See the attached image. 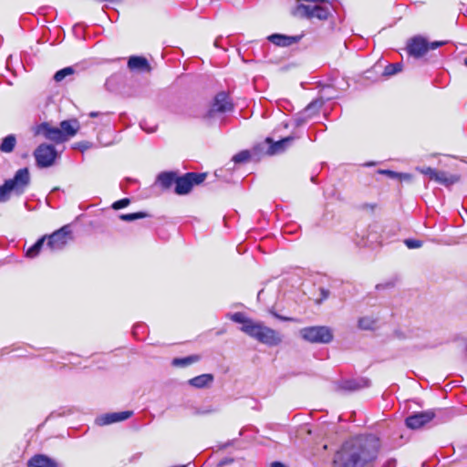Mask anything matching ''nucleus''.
<instances>
[{
    "label": "nucleus",
    "instance_id": "nucleus-44",
    "mask_svg": "<svg viewBox=\"0 0 467 467\" xmlns=\"http://www.w3.org/2000/svg\"><path fill=\"white\" fill-rule=\"evenodd\" d=\"M397 179L410 181L411 179V175L410 173H400V176H398Z\"/></svg>",
    "mask_w": 467,
    "mask_h": 467
},
{
    "label": "nucleus",
    "instance_id": "nucleus-13",
    "mask_svg": "<svg viewBox=\"0 0 467 467\" xmlns=\"http://www.w3.org/2000/svg\"><path fill=\"white\" fill-rule=\"evenodd\" d=\"M133 414L131 410H124L119 412L106 413L99 417L96 421L99 425H109L112 423L119 422L128 420Z\"/></svg>",
    "mask_w": 467,
    "mask_h": 467
},
{
    "label": "nucleus",
    "instance_id": "nucleus-28",
    "mask_svg": "<svg viewBox=\"0 0 467 467\" xmlns=\"http://www.w3.org/2000/svg\"><path fill=\"white\" fill-rule=\"evenodd\" d=\"M75 72L74 70V67H66L64 68H61L59 70H57L54 77H53V79L56 81V82H60L62 81L63 79H65L67 76H71L73 75Z\"/></svg>",
    "mask_w": 467,
    "mask_h": 467
},
{
    "label": "nucleus",
    "instance_id": "nucleus-2",
    "mask_svg": "<svg viewBox=\"0 0 467 467\" xmlns=\"http://www.w3.org/2000/svg\"><path fill=\"white\" fill-rule=\"evenodd\" d=\"M226 317L233 322L241 324V331L267 347H276L282 340V335L265 326L262 322H255L247 317L243 312L228 313Z\"/></svg>",
    "mask_w": 467,
    "mask_h": 467
},
{
    "label": "nucleus",
    "instance_id": "nucleus-40",
    "mask_svg": "<svg viewBox=\"0 0 467 467\" xmlns=\"http://www.w3.org/2000/svg\"><path fill=\"white\" fill-rule=\"evenodd\" d=\"M145 328V326L143 324H137L133 327V335L135 337H137L139 331H140V329H144Z\"/></svg>",
    "mask_w": 467,
    "mask_h": 467
},
{
    "label": "nucleus",
    "instance_id": "nucleus-10",
    "mask_svg": "<svg viewBox=\"0 0 467 467\" xmlns=\"http://www.w3.org/2000/svg\"><path fill=\"white\" fill-rule=\"evenodd\" d=\"M71 235L70 225L67 224L55 231L49 235H47V245L53 251L62 250Z\"/></svg>",
    "mask_w": 467,
    "mask_h": 467
},
{
    "label": "nucleus",
    "instance_id": "nucleus-49",
    "mask_svg": "<svg viewBox=\"0 0 467 467\" xmlns=\"http://www.w3.org/2000/svg\"><path fill=\"white\" fill-rule=\"evenodd\" d=\"M230 462H233V460H228V459H225L224 461L222 462V464H226Z\"/></svg>",
    "mask_w": 467,
    "mask_h": 467
},
{
    "label": "nucleus",
    "instance_id": "nucleus-20",
    "mask_svg": "<svg viewBox=\"0 0 467 467\" xmlns=\"http://www.w3.org/2000/svg\"><path fill=\"white\" fill-rule=\"evenodd\" d=\"M177 177V171H161L158 174L156 182L161 186L163 190H168L171 187V185H176Z\"/></svg>",
    "mask_w": 467,
    "mask_h": 467
},
{
    "label": "nucleus",
    "instance_id": "nucleus-27",
    "mask_svg": "<svg viewBox=\"0 0 467 467\" xmlns=\"http://www.w3.org/2000/svg\"><path fill=\"white\" fill-rule=\"evenodd\" d=\"M322 104L320 100H313L304 109L303 115H307L311 119L314 115L318 113Z\"/></svg>",
    "mask_w": 467,
    "mask_h": 467
},
{
    "label": "nucleus",
    "instance_id": "nucleus-48",
    "mask_svg": "<svg viewBox=\"0 0 467 467\" xmlns=\"http://www.w3.org/2000/svg\"><path fill=\"white\" fill-rule=\"evenodd\" d=\"M99 115V112H97V111H91L89 113L90 118H95V117H98Z\"/></svg>",
    "mask_w": 467,
    "mask_h": 467
},
{
    "label": "nucleus",
    "instance_id": "nucleus-23",
    "mask_svg": "<svg viewBox=\"0 0 467 467\" xmlns=\"http://www.w3.org/2000/svg\"><path fill=\"white\" fill-rule=\"evenodd\" d=\"M16 144V138L14 134H9L3 138L0 143V151L10 153L14 150Z\"/></svg>",
    "mask_w": 467,
    "mask_h": 467
},
{
    "label": "nucleus",
    "instance_id": "nucleus-30",
    "mask_svg": "<svg viewBox=\"0 0 467 467\" xmlns=\"http://www.w3.org/2000/svg\"><path fill=\"white\" fill-rule=\"evenodd\" d=\"M402 70V64L401 63H392L389 64L385 67L383 71V76L385 77H390L393 76Z\"/></svg>",
    "mask_w": 467,
    "mask_h": 467
},
{
    "label": "nucleus",
    "instance_id": "nucleus-15",
    "mask_svg": "<svg viewBox=\"0 0 467 467\" xmlns=\"http://www.w3.org/2000/svg\"><path fill=\"white\" fill-rule=\"evenodd\" d=\"M294 136H287L277 141L271 138H266L265 142L269 144L266 153L268 155H275L285 150V149L294 141Z\"/></svg>",
    "mask_w": 467,
    "mask_h": 467
},
{
    "label": "nucleus",
    "instance_id": "nucleus-17",
    "mask_svg": "<svg viewBox=\"0 0 467 467\" xmlns=\"http://www.w3.org/2000/svg\"><path fill=\"white\" fill-rule=\"evenodd\" d=\"M60 131L63 135L64 142L69 138L75 136L79 130V122L77 119H66L60 122Z\"/></svg>",
    "mask_w": 467,
    "mask_h": 467
},
{
    "label": "nucleus",
    "instance_id": "nucleus-25",
    "mask_svg": "<svg viewBox=\"0 0 467 467\" xmlns=\"http://www.w3.org/2000/svg\"><path fill=\"white\" fill-rule=\"evenodd\" d=\"M199 360V357L196 355H192L184 358H173L171 364L176 367H187L196 361Z\"/></svg>",
    "mask_w": 467,
    "mask_h": 467
},
{
    "label": "nucleus",
    "instance_id": "nucleus-12",
    "mask_svg": "<svg viewBox=\"0 0 467 467\" xmlns=\"http://www.w3.org/2000/svg\"><path fill=\"white\" fill-rule=\"evenodd\" d=\"M406 49L410 56L420 58L428 52L427 39L421 36H413L408 41Z\"/></svg>",
    "mask_w": 467,
    "mask_h": 467
},
{
    "label": "nucleus",
    "instance_id": "nucleus-52",
    "mask_svg": "<svg viewBox=\"0 0 467 467\" xmlns=\"http://www.w3.org/2000/svg\"><path fill=\"white\" fill-rule=\"evenodd\" d=\"M213 411V410H206V411H203L202 413H209V412H212Z\"/></svg>",
    "mask_w": 467,
    "mask_h": 467
},
{
    "label": "nucleus",
    "instance_id": "nucleus-37",
    "mask_svg": "<svg viewBox=\"0 0 467 467\" xmlns=\"http://www.w3.org/2000/svg\"><path fill=\"white\" fill-rule=\"evenodd\" d=\"M445 44L444 41H432V42H429L427 40V46H428V51L429 50H434L440 47H442L443 45Z\"/></svg>",
    "mask_w": 467,
    "mask_h": 467
},
{
    "label": "nucleus",
    "instance_id": "nucleus-5",
    "mask_svg": "<svg viewBox=\"0 0 467 467\" xmlns=\"http://www.w3.org/2000/svg\"><path fill=\"white\" fill-rule=\"evenodd\" d=\"M300 335L311 343L327 344L333 340V331L326 326L304 327L300 330Z\"/></svg>",
    "mask_w": 467,
    "mask_h": 467
},
{
    "label": "nucleus",
    "instance_id": "nucleus-54",
    "mask_svg": "<svg viewBox=\"0 0 467 467\" xmlns=\"http://www.w3.org/2000/svg\"><path fill=\"white\" fill-rule=\"evenodd\" d=\"M366 165H367V166H371V165H374V163H373V162H368V163H367Z\"/></svg>",
    "mask_w": 467,
    "mask_h": 467
},
{
    "label": "nucleus",
    "instance_id": "nucleus-53",
    "mask_svg": "<svg viewBox=\"0 0 467 467\" xmlns=\"http://www.w3.org/2000/svg\"><path fill=\"white\" fill-rule=\"evenodd\" d=\"M464 65L467 67V57L464 58Z\"/></svg>",
    "mask_w": 467,
    "mask_h": 467
},
{
    "label": "nucleus",
    "instance_id": "nucleus-18",
    "mask_svg": "<svg viewBox=\"0 0 467 467\" xmlns=\"http://www.w3.org/2000/svg\"><path fill=\"white\" fill-rule=\"evenodd\" d=\"M128 67L130 70L150 72L151 67L146 57L141 56H131L128 59Z\"/></svg>",
    "mask_w": 467,
    "mask_h": 467
},
{
    "label": "nucleus",
    "instance_id": "nucleus-19",
    "mask_svg": "<svg viewBox=\"0 0 467 467\" xmlns=\"http://www.w3.org/2000/svg\"><path fill=\"white\" fill-rule=\"evenodd\" d=\"M27 467H59L58 463L44 454H36L27 462Z\"/></svg>",
    "mask_w": 467,
    "mask_h": 467
},
{
    "label": "nucleus",
    "instance_id": "nucleus-42",
    "mask_svg": "<svg viewBox=\"0 0 467 467\" xmlns=\"http://www.w3.org/2000/svg\"><path fill=\"white\" fill-rule=\"evenodd\" d=\"M320 292H321V300H326L329 296L328 290H327L325 288H321Z\"/></svg>",
    "mask_w": 467,
    "mask_h": 467
},
{
    "label": "nucleus",
    "instance_id": "nucleus-32",
    "mask_svg": "<svg viewBox=\"0 0 467 467\" xmlns=\"http://www.w3.org/2000/svg\"><path fill=\"white\" fill-rule=\"evenodd\" d=\"M405 245L409 249H417L422 246V241L418 239L408 238L404 240Z\"/></svg>",
    "mask_w": 467,
    "mask_h": 467
},
{
    "label": "nucleus",
    "instance_id": "nucleus-43",
    "mask_svg": "<svg viewBox=\"0 0 467 467\" xmlns=\"http://www.w3.org/2000/svg\"><path fill=\"white\" fill-rule=\"evenodd\" d=\"M333 0H304V2L313 3H331ZM297 3L303 2V0H296Z\"/></svg>",
    "mask_w": 467,
    "mask_h": 467
},
{
    "label": "nucleus",
    "instance_id": "nucleus-22",
    "mask_svg": "<svg viewBox=\"0 0 467 467\" xmlns=\"http://www.w3.org/2000/svg\"><path fill=\"white\" fill-rule=\"evenodd\" d=\"M460 180V177L455 174H448L443 171H437V174L435 175L433 181L436 182L449 187L454 183H456Z\"/></svg>",
    "mask_w": 467,
    "mask_h": 467
},
{
    "label": "nucleus",
    "instance_id": "nucleus-46",
    "mask_svg": "<svg viewBox=\"0 0 467 467\" xmlns=\"http://www.w3.org/2000/svg\"><path fill=\"white\" fill-rule=\"evenodd\" d=\"M271 467H287V466L281 462H274L271 463Z\"/></svg>",
    "mask_w": 467,
    "mask_h": 467
},
{
    "label": "nucleus",
    "instance_id": "nucleus-51",
    "mask_svg": "<svg viewBox=\"0 0 467 467\" xmlns=\"http://www.w3.org/2000/svg\"><path fill=\"white\" fill-rule=\"evenodd\" d=\"M153 131H155V129H151L150 130H147V132H149V133L153 132Z\"/></svg>",
    "mask_w": 467,
    "mask_h": 467
},
{
    "label": "nucleus",
    "instance_id": "nucleus-38",
    "mask_svg": "<svg viewBox=\"0 0 467 467\" xmlns=\"http://www.w3.org/2000/svg\"><path fill=\"white\" fill-rule=\"evenodd\" d=\"M379 173L385 174V175L389 176L391 179H397L398 176H400V172H397V171H391V170H379Z\"/></svg>",
    "mask_w": 467,
    "mask_h": 467
},
{
    "label": "nucleus",
    "instance_id": "nucleus-8",
    "mask_svg": "<svg viewBox=\"0 0 467 467\" xmlns=\"http://www.w3.org/2000/svg\"><path fill=\"white\" fill-rule=\"evenodd\" d=\"M234 110V104L229 98V95L224 92L217 93L212 102L211 108L204 115V119H210L215 117L216 114H223Z\"/></svg>",
    "mask_w": 467,
    "mask_h": 467
},
{
    "label": "nucleus",
    "instance_id": "nucleus-7",
    "mask_svg": "<svg viewBox=\"0 0 467 467\" xmlns=\"http://www.w3.org/2000/svg\"><path fill=\"white\" fill-rule=\"evenodd\" d=\"M33 155L38 168L51 167L58 157L55 146L47 143L38 145L34 150Z\"/></svg>",
    "mask_w": 467,
    "mask_h": 467
},
{
    "label": "nucleus",
    "instance_id": "nucleus-45",
    "mask_svg": "<svg viewBox=\"0 0 467 467\" xmlns=\"http://www.w3.org/2000/svg\"><path fill=\"white\" fill-rule=\"evenodd\" d=\"M274 316H275L277 319L282 320V321H290V320H292V318L287 317L281 316V315H279V314H277V313H274Z\"/></svg>",
    "mask_w": 467,
    "mask_h": 467
},
{
    "label": "nucleus",
    "instance_id": "nucleus-3",
    "mask_svg": "<svg viewBox=\"0 0 467 467\" xmlns=\"http://www.w3.org/2000/svg\"><path fill=\"white\" fill-rule=\"evenodd\" d=\"M30 184V173L28 168H22L16 171L13 178L5 180L0 186V202H7L10 193L22 195Z\"/></svg>",
    "mask_w": 467,
    "mask_h": 467
},
{
    "label": "nucleus",
    "instance_id": "nucleus-9",
    "mask_svg": "<svg viewBox=\"0 0 467 467\" xmlns=\"http://www.w3.org/2000/svg\"><path fill=\"white\" fill-rule=\"evenodd\" d=\"M444 412L441 409L414 412L406 418L405 423L409 429L417 430L434 420L437 413L442 414Z\"/></svg>",
    "mask_w": 467,
    "mask_h": 467
},
{
    "label": "nucleus",
    "instance_id": "nucleus-36",
    "mask_svg": "<svg viewBox=\"0 0 467 467\" xmlns=\"http://www.w3.org/2000/svg\"><path fill=\"white\" fill-rule=\"evenodd\" d=\"M309 119L310 118L307 115H303V111L300 112V114L295 118L296 127H300L304 125Z\"/></svg>",
    "mask_w": 467,
    "mask_h": 467
},
{
    "label": "nucleus",
    "instance_id": "nucleus-33",
    "mask_svg": "<svg viewBox=\"0 0 467 467\" xmlns=\"http://www.w3.org/2000/svg\"><path fill=\"white\" fill-rule=\"evenodd\" d=\"M130 203V198H123V199L114 202L111 205V208L114 210H119V209L127 207Z\"/></svg>",
    "mask_w": 467,
    "mask_h": 467
},
{
    "label": "nucleus",
    "instance_id": "nucleus-1",
    "mask_svg": "<svg viewBox=\"0 0 467 467\" xmlns=\"http://www.w3.org/2000/svg\"><path fill=\"white\" fill-rule=\"evenodd\" d=\"M381 441L375 434H360L345 441L333 457V467H372Z\"/></svg>",
    "mask_w": 467,
    "mask_h": 467
},
{
    "label": "nucleus",
    "instance_id": "nucleus-34",
    "mask_svg": "<svg viewBox=\"0 0 467 467\" xmlns=\"http://www.w3.org/2000/svg\"><path fill=\"white\" fill-rule=\"evenodd\" d=\"M417 170L420 173L429 176L430 180H431V181H433L435 175L437 174V170L431 168V167L417 168Z\"/></svg>",
    "mask_w": 467,
    "mask_h": 467
},
{
    "label": "nucleus",
    "instance_id": "nucleus-11",
    "mask_svg": "<svg viewBox=\"0 0 467 467\" xmlns=\"http://www.w3.org/2000/svg\"><path fill=\"white\" fill-rule=\"evenodd\" d=\"M36 135H42L45 139L55 143L64 142L59 128L51 126L48 122H42L36 127Z\"/></svg>",
    "mask_w": 467,
    "mask_h": 467
},
{
    "label": "nucleus",
    "instance_id": "nucleus-26",
    "mask_svg": "<svg viewBox=\"0 0 467 467\" xmlns=\"http://www.w3.org/2000/svg\"><path fill=\"white\" fill-rule=\"evenodd\" d=\"M150 216V215L148 213L140 211V212L130 213H121V214H119V217L121 221L132 222V221L139 220V219H144V218H147Z\"/></svg>",
    "mask_w": 467,
    "mask_h": 467
},
{
    "label": "nucleus",
    "instance_id": "nucleus-35",
    "mask_svg": "<svg viewBox=\"0 0 467 467\" xmlns=\"http://www.w3.org/2000/svg\"><path fill=\"white\" fill-rule=\"evenodd\" d=\"M92 146V143L89 142V141H79V142H77L74 144L73 148L76 149V150H79L80 151H85L88 149H90Z\"/></svg>",
    "mask_w": 467,
    "mask_h": 467
},
{
    "label": "nucleus",
    "instance_id": "nucleus-4",
    "mask_svg": "<svg viewBox=\"0 0 467 467\" xmlns=\"http://www.w3.org/2000/svg\"><path fill=\"white\" fill-rule=\"evenodd\" d=\"M205 172H186L183 175H179L176 180L174 192L177 195H186L190 193L192 188L196 185L202 183L206 178Z\"/></svg>",
    "mask_w": 467,
    "mask_h": 467
},
{
    "label": "nucleus",
    "instance_id": "nucleus-24",
    "mask_svg": "<svg viewBox=\"0 0 467 467\" xmlns=\"http://www.w3.org/2000/svg\"><path fill=\"white\" fill-rule=\"evenodd\" d=\"M47 240V235H44L36 240V242L31 245L26 253V257L34 258L37 256Z\"/></svg>",
    "mask_w": 467,
    "mask_h": 467
},
{
    "label": "nucleus",
    "instance_id": "nucleus-14",
    "mask_svg": "<svg viewBox=\"0 0 467 467\" xmlns=\"http://www.w3.org/2000/svg\"><path fill=\"white\" fill-rule=\"evenodd\" d=\"M303 36H287L284 34L275 33L267 36V40L276 47H287L298 43Z\"/></svg>",
    "mask_w": 467,
    "mask_h": 467
},
{
    "label": "nucleus",
    "instance_id": "nucleus-21",
    "mask_svg": "<svg viewBox=\"0 0 467 467\" xmlns=\"http://www.w3.org/2000/svg\"><path fill=\"white\" fill-rule=\"evenodd\" d=\"M213 375L207 373L189 379L188 383L196 389H203L210 386L213 382Z\"/></svg>",
    "mask_w": 467,
    "mask_h": 467
},
{
    "label": "nucleus",
    "instance_id": "nucleus-55",
    "mask_svg": "<svg viewBox=\"0 0 467 467\" xmlns=\"http://www.w3.org/2000/svg\"><path fill=\"white\" fill-rule=\"evenodd\" d=\"M140 128H141L142 130H145V128L143 127V124H142V123H140Z\"/></svg>",
    "mask_w": 467,
    "mask_h": 467
},
{
    "label": "nucleus",
    "instance_id": "nucleus-50",
    "mask_svg": "<svg viewBox=\"0 0 467 467\" xmlns=\"http://www.w3.org/2000/svg\"><path fill=\"white\" fill-rule=\"evenodd\" d=\"M230 444H232V442H227L226 444H224V445L223 446V448H225V447L229 446Z\"/></svg>",
    "mask_w": 467,
    "mask_h": 467
},
{
    "label": "nucleus",
    "instance_id": "nucleus-31",
    "mask_svg": "<svg viewBox=\"0 0 467 467\" xmlns=\"http://www.w3.org/2000/svg\"><path fill=\"white\" fill-rule=\"evenodd\" d=\"M251 157L250 151L247 150H241L240 152L236 153L233 156L232 161L234 162V164H241L244 163L249 161Z\"/></svg>",
    "mask_w": 467,
    "mask_h": 467
},
{
    "label": "nucleus",
    "instance_id": "nucleus-47",
    "mask_svg": "<svg viewBox=\"0 0 467 467\" xmlns=\"http://www.w3.org/2000/svg\"><path fill=\"white\" fill-rule=\"evenodd\" d=\"M222 39H223V37H222V36L217 37V38L215 39V41H214V46H215V47H220V41H221Z\"/></svg>",
    "mask_w": 467,
    "mask_h": 467
},
{
    "label": "nucleus",
    "instance_id": "nucleus-39",
    "mask_svg": "<svg viewBox=\"0 0 467 467\" xmlns=\"http://www.w3.org/2000/svg\"><path fill=\"white\" fill-rule=\"evenodd\" d=\"M381 467H397V461L394 458L388 459Z\"/></svg>",
    "mask_w": 467,
    "mask_h": 467
},
{
    "label": "nucleus",
    "instance_id": "nucleus-16",
    "mask_svg": "<svg viewBox=\"0 0 467 467\" xmlns=\"http://www.w3.org/2000/svg\"><path fill=\"white\" fill-rule=\"evenodd\" d=\"M370 384L369 379L359 378V379H345L339 382L338 387L340 389L346 391H355L361 389L363 388L368 387Z\"/></svg>",
    "mask_w": 467,
    "mask_h": 467
},
{
    "label": "nucleus",
    "instance_id": "nucleus-6",
    "mask_svg": "<svg viewBox=\"0 0 467 467\" xmlns=\"http://www.w3.org/2000/svg\"><path fill=\"white\" fill-rule=\"evenodd\" d=\"M293 14L294 16L309 20L317 18L318 20L325 21L327 20L330 15V10L327 6H323L317 4L310 5L298 3L293 11Z\"/></svg>",
    "mask_w": 467,
    "mask_h": 467
},
{
    "label": "nucleus",
    "instance_id": "nucleus-29",
    "mask_svg": "<svg viewBox=\"0 0 467 467\" xmlns=\"http://www.w3.org/2000/svg\"><path fill=\"white\" fill-rule=\"evenodd\" d=\"M376 320L369 317H363L358 319V326L363 330L374 329Z\"/></svg>",
    "mask_w": 467,
    "mask_h": 467
},
{
    "label": "nucleus",
    "instance_id": "nucleus-41",
    "mask_svg": "<svg viewBox=\"0 0 467 467\" xmlns=\"http://www.w3.org/2000/svg\"><path fill=\"white\" fill-rule=\"evenodd\" d=\"M393 286V284L390 283V282H388V283H385V284H379L376 285V288L378 290L379 289H383V288H389V287H392Z\"/></svg>",
    "mask_w": 467,
    "mask_h": 467
}]
</instances>
